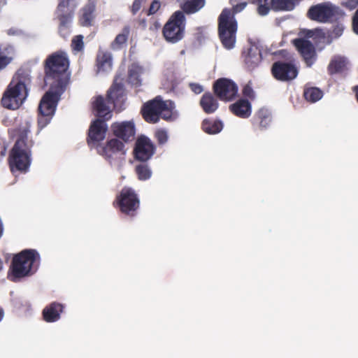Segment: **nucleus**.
I'll return each instance as SVG.
<instances>
[{"mask_svg": "<svg viewBox=\"0 0 358 358\" xmlns=\"http://www.w3.org/2000/svg\"><path fill=\"white\" fill-rule=\"evenodd\" d=\"M30 83L28 74H17L14 76L1 99L3 107L12 110L17 109L28 95Z\"/></svg>", "mask_w": 358, "mask_h": 358, "instance_id": "f257e3e1", "label": "nucleus"}, {"mask_svg": "<svg viewBox=\"0 0 358 358\" xmlns=\"http://www.w3.org/2000/svg\"><path fill=\"white\" fill-rule=\"evenodd\" d=\"M124 91L123 89L121 79L116 78L114 83L108 93V99L99 96L93 101V109L99 117L108 120L112 117V110L109 103H113L116 108H121L124 103Z\"/></svg>", "mask_w": 358, "mask_h": 358, "instance_id": "f03ea898", "label": "nucleus"}, {"mask_svg": "<svg viewBox=\"0 0 358 358\" xmlns=\"http://www.w3.org/2000/svg\"><path fill=\"white\" fill-rule=\"evenodd\" d=\"M38 257V254L32 250H23L14 256L8 278L13 282H17L32 275L36 269L34 264Z\"/></svg>", "mask_w": 358, "mask_h": 358, "instance_id": "7ed1b4c3", "label": "nucleus"}, {"mask_svg": "<svg viewBox=\"0 0 358 358\" xmlns=\"http://www.w3.org/2000/svg\"><path fill=\"white\" fill-rule=\"evenodd\" d=\"M144 119L150 123H156L159 120V115L166 120H172L178 116L175 105L171 100L163 101L157 97L145 104L143 110Z\"/></svg>", "mask_w": 358, "mask_h": 358, "instance_id": "20e7f679", "label": "nucleus"}, {"mask_svg": "<svg viewBox=\"0 0 358 358\" xmlns=\"http://www.w3.org/2000/svg\"><path fill=\"white\" fill-rule=\"evenodd\" d=\"M69 66V59L65 52H57L48 57L46 61L47 79H55V86L64 84L65 88L68 75L66 71Z\"/></svg>", "mask_w": 358, "mask_h": 358, "instance_id": "39448f33", "label": "nucleus"}, {"mask_svg": "<svg viewBox=\"0 0 358 358\" xmlns=\"http://www.w3.org/2000/svg\"><path fill=\"white\" fill-rule=\"evenodd\" d=\"M237 22L229 9L225 8L219 17L218 31L224 48L231 50L236 42Z\"/></svg>", "mask_w": 358, "mask_h": 358, "instance_id": "423d86ee", "label": "nucleus"}, {"mask_svg": "<svg viewBox=\"0 0 358 358\" xmlns=\"http://www.w3.org/2000/svg\"><path fill=\"white\" fill-rule=\"evenodd\" d=\"M31 157L30 145L24 138L19 139L11 150L9 156V165L13 173L28 171Z\"/></svg>", "mask_w": 358, "mask_h": 358, "instance_id": "0eeeda50", "label": "nucleus"}, {"mask_svg": "<svg viewBox=\"0 0 358 358\" xmlns=\"http://www.w3.org/2000/svg\"><path fill=\"white\" fill-rule=\"evenodd\" d=\"M64 89L62 83L60 86L52 85L49 91L43 96L39 104V111L42 117L38 120V125L41 128L45 127L50 122Z\"/></svg>", "mask_w": 358, "mask_h": 358, "instance_id": "6e6552de", "label": "nucleus"}, {"mask_svg": "<svg viewBox=\"0 0 358 358\" xmlns=\"http://www.w3.org/2000/svg\"><path fill=\"white\" fill-rule=\"evenodd\" d=\"M317 31L318 29H301L297 34V37L291 41L308 66H310L316 59L315 48L308 38L313 37Z\"/></svg>", "mask_w": 358, "mask_h": 358, "instance_id": "1a4fd4ad", "label": "nucleus"}, {"mask_svg": "<svg viewBox=\"0 0 358 358\" xmlns=\"http://www.w3.org/2000/svg\"><path fill=\"white\" fill-rule=\"evenodd\" d=\"M343 15V11L330 1H326L311 6L307 13L308 17L310 20L322 23L336 20Z\"/></svg>", "mask_w": 358, "mask_h": 358, "instance_id": "9d476101", "label": "nucleus"}, {"mask_svg": "<svg viewBox=\"0 0 358 358\" xmlns=\"http://www.w3.org/2000/svg\"><path fill=\"white\" fill-rule=\"evenodd\" d=\"M185 17L182 11H176L165 24L163 36L169 43H176L181 41L185 35Z\"/></svg>", "mask_w": 358, "mask_h": 358, "instance_id": "9b49d317", "label": "nucleus"}, {"mask_svg": "<svg viewBox=\"0 0 358 358\" xmlns=\"http://www.w3.org/2000/svg\"><path fill=\"white\" fill-rule=\"evenodd\" d=\"M124 145L117 138H112L98 148V152L112 166L120 167L126 155Z\"/></svg>", "mask_w": 358, "mask_h": 358, "instance_id": "f8f14e48", "label": "nucleus"}, {"mask_svg": "<svg viewBox=\"0 0 358 358\" xmlns=\"http://www.w3.org/2000/svg\"><path fill=\"white\" fill-rule=\"evenodd\" d=\"M77 5V0H60L59 3L55 14L59 22V31L64 37L69 33L73 13Z\"/></svg>", "mask_w": 358, "mask_h": 358, "instance_id": "ddd939ff", "label": "nucleus"}, {"mask_svg": "<svg viewBox=\"0 0 358 358\" xmlns=\"http://www.w3.org/2000/svg\"><path fill=\"white\" fill-rule=\"evenodd\" d=\"M301 0H251L252 3L257 6V12L260 15L268 13L271 7L274 10L290 11L300 2Z\"/></svg>", "mask_w": 358, "mask_h": 358, "instance_id": "4468645a", "label": "nucleus"}, {"mask_svg": "<svg viewBox=\"0 0 358 358\" xmlns=\"http://www.w3.org/2000/svg\"><path fill=\"white\" fill-rule=\"evenodd\" d=\"M117 202L121 211L129 215H133L139 207V200L131 188H124L121 191Z\"/></svg>", "mask_w": 358, "mask_h": 358, "instance_id": "2eb2a0df", "label": "nucleus"}, {"mask_svg": "<svg viewBox=\"0 0 358 358\" xmlns=\"http://www.w3.org/2000/svg\"><path fill=\"white\" fill-rule=\"evenodd\" d=\"M113 134L124 141H132L136 134L135 123L133 120L115 122L111 124Z\"/></svg>", "mask_w": 358, "mask_h": 358, "instance_id": "dca6fc26", "label": "nucleus"}, {"mask_svg": "<svg viewBox=\"0 0 358 358\" xmlns=\"http://www.w3.org/2000/svg\"><path fill=\"white\" fill-rule=\"evenodd\" d=\"M214 90L217 96L226 101L234 99L238 92L236 85L227 78L218 80L214 85Z\"/></svg>", "mask_w": 358, "mask_h": 358, "instance_id": "f3484780", "label": "nucleus"}, {"mask_svg": "<svg viewBox=\"0 0 358 358\" xmlns=\"http://www.w3.org/2000/svg\"><path fill=\"white\" fill-rule=\"evenodd\" d=\"M155 147L150 138L145 136L138 137L136 142L134 155L139 161L150 159L155 153Z\"/></svg>", "mask_w": 358, "mask_h": 358, "instance_id": "a211bd4d", "label": "nucleus"}, {"mask_svg": "<svg viewBox=\"0 0 358 358\" xmlns=\"http://www.w3.org/2000/svg\"><path fill=\"white\" fill-rule=\"evenodd\" d=\"M113 65L112 54L106 50L99 49L95 62L96 74L103 76L109 73L113 69Z\"/></svg>", "mask_w": 358, "mask_h": 358, "instance_id": "6ab92c4d", "label": "nucleus"}, {"mask_svg": "<svg viewBox=\"0 0 358 358\" xmlns=\"http://www.w3.org/2000/svg\"><path fill=\"white\" fill-rule=\"evenodd\" d=\"M272 73L276 79L285 81L294 79L298 74V71L292 64L275 62L273 66Z\"/></svg>", "mask_w": 358, "mask_h": 358, "instance_id": "aec40b11", "label": "nucleus"}, {"mask_svg": "<svg viewBox=\"0 0 358 358\" xmlns=\"http://www.w3.org/2000/svg\"><path fill=\"white\" fill-rule=\"evenodd\" d=\"M108 126L106 122L97 119L90 125L89 138L94 142L103 141L106 137Z\"/></svg>", "mask_w": 358, "mask_h": 358, "instance_id": "412c9836", "label": "nucleus"}, {"mask_svg": "<svg viewBox=\"0 0 358 358\" xmlns=\"http://www.w3.org/2000/svg\"><path fill=\"white\" fill-rule=\"evenodd\" d=\"M64 306L62 303L53 302L47 306L43 310V315L47 322H55L60 319Z\"/></svg>", "mask_w": 358, "mask_h": 358, "instance_id": "4be33fe9", "label": "nucleus"}, {"mask_svg": "<svg viewBox=\"0 0 358 358\" xmlns=\"http://www.w3.org/2000/svg\"><path fill=\"white\" fill-rule=\"evenodd\" d=\"M231 112L241 118H248L252 113V106L245 99H240L230 106Z\"/></svg>", "mask_w": 358, "mask_h": 358, "instance_id": "5701e85b", "label": "nucleus"}, {"mask_svg": "<svg viewBox=\"0 0 358 358\" xmlns=\"http://www.w3.org/2000/svg\"><path fill=\"white\" fill-rule=\"evenodd\" d=\"M95 5L89 3L81 10L80 23L83 27L92 26L94 20Z\"/></svg>", "mask_w": 358, "mask_h": 358, "instance_id": "b1692460", "label": "nucleus"}, {"mask_svg": "<svg viewBox=\"0 0 358 358\" xmlns=\"http://www.w3.org/2000/svg\"><path fill=\"white\" fill-rule=\"evenodd\" d=\"M223 127V122L215 119H205L201 124L203 131L210 135L219 134L222 130Z\"/></svg>", "mask_w": 358, "mask_h": 358, "instance_id": "393cba45", "label": "nucleus"}, {"mask_svg": "<svg viewBox=\"0 0 358 358\" xmlns=\"http://www.w3.org/2000/svg\"><path fill=\"white\" fill-rule=\"evenodd\" d=\"M147 69L138 64H133L129 69V81L138 86L141 83V76L145 74Z\"/></svg>", "mask_w": 358, "mask_h": 358, "instance_id": "a878e982", "label": "nucleus"}, {"mask_svg": "<svg viewBox=\"0 0 358 358\" xmlns=\"http://www.w3.org/2000/svg\"><path fill=\"white\" fill-rule=\"evenodd\" d=\"M262 60L261 52L256 45H251L245 55V62L249 68L257 66Z\"/></svg>", "mask_w": 358, "mask_h": 358, "instance_id": "bb28decb", "label": "nucleus"}, {"mask_svg": "<svg viewBox=\"0 0 358 358\" xmlns=\"http://www.w3.org/2000/svg\"><path fill=\"white\" fill-rule=\"evenodd\" d=\"M200 104L207 113H212L218 108V103L211 94H203L201 99Z\"/></svg>", "mask_w": 358, "mask_h": 358, "instance_id": "cd10ccee", "label": "nucleus"}, {"mask_svg": "<svg viewBox=\"0 0 358 358\" xmlns=\"http://www.w3.org/2000/svg\"><path fill=\"white\" fill-rule=\"evenodd\" d=\"M129 31L130 30L128 27H124L122 31L116 36L115 40L111 43V48L114 50H118L125 48Z\"/></svg>", "mask_w": 358, "mask_h": 358, "instance_id": "c85d7f7f", "label": "nucleus"}, {"mask_svg": "<svg viewBox=\"0 0 358 358\" xmlns=\"http://www.w3.org/2000/svg\"><path fill=\"white\" fill-rule=\"evenodd\" d=\"M348 64L345 57L340 55L334 56L328 66L329 71L333 74L344 69Z\"/></svg>", "mask_w": 358, "mask_h": 358, "instance_id": "c756f323", "label": "nucleus"}, {"mask_svg": "<svg viewBox=\"0 0 358 358\" xmlns=\"http://www.w3.org/2000/svg\"><path fill=\"white\" fill-rule=\"evenodd\" d=\"M205 5V0H185L182 5V10L186 13H194Z\"/></svg>", "mask_w": 358, "mask_h": 358, "instance_id": "7c9ffc66", "label": "nucleus"}, {"mask_svg": "<svg viewBox=\"0 0 358 358\" xmlns=\"http://www.w3.org/2000/svg\"><path fill=\"white\" fill-rule=\"evenodd\" d=\"M135 172L139 180L145 181L151 178L152 171L148 164H140L135 167Z\"/></svg>", "mask_w": 358, "mask_h": 358, "instance_id": "2f4dec72", "label": "nucleus"}, {"mask_svg": "<svg viewBox=\"0 0 358 358\" xmlns=\"http://www.w3.org/2000/svg\"><path fill=\"white\" fill-rule=\"evenodd\" d=\"M304 97L306 101L315 103L323 96V92L317 87H307L304 90Z\"/></svg>", "mask_w": 358, "mask_h": 358, "instance_id": "473e14b6", "label": "nucleus"}, {"mask_svg": "<svg viewBox=\"0 0 358 358\" xmlns=\"http://www.w3.org/2000/svg\"><path fill=\"white\" fill-rule=\"evenodd\" d=\"M258 117L259 119V125L262 128H266L269 126L271 122V117L270 112L266 109H261L258 113Z\"/></svg>", "mask_w": 358, "mask_h": 358, "instance_id": "72a5a7b5", "label": "nucleus"}, {"mask_svg": "<svg viewBox=\"0 0 358 358\" xmlns=\"http://www.w3.org/2000/svg\"><path fill=\"white\" fill-rule=\"evenodd\" d=\"M230 3L233 7L231 14L234 15L242 11L246 6L247 3L244 0H230Z\"/></svg>", "mask_w": 358, "mask_h": 358, "instance_id": "f704fd0d", "label": "nucleus"}, {"mask_svg": "<svg viewBox=\"0 0 358 358\" xmlns=\"http://www.w3.org/2000/svg\"><path fill=\"white\" fill-rule=\"evenodd\" d=\"M155 137L159 145H164L168 141V132L164 129H159L155 131Z\"/></svg>", "mask_w": 358, "mask_h": 358, "instance_id": "c9c22d12", "label": "nucleus"}, {"mask_svg": "<svg viewBox=\"0 0 358 358\" xmlns=\"http://www.w3.org/2000/svg\"><path fill=\"white\" fill-rule=\"evenodd\" d=\"M71 47L74 51L78 52L82 50L84 47L83 36L78 35L74 37L72 40Z\"/></svg>", "mask_w": 358, "mask_h": 358, "instance_id": "e433bc0d", "label": "nucleus"}, {"mask_svg": "<svg viewBox=\"0 0 358 358\" xmlns=\"http://www.w3.org/2000/svg\"><path fill=\"white\" fill-rule=\"evenodd\" d=\"M1 55L6 57H10V61H12L15 55L14 48L10 45L1 46L0 48V56Z\"/></svg>", "mask_w": 358, "mask_h": 358, "instance_id": "4c0bfd02", "label": "nucleus"}, {"mask_svg": "<svg viewBox=\"0 0 358 358\" xmlns=\"http://www.w3.org/2000/svg\"><path fill=\"white\" fill-rule=\"evenodd\" d=\"M342 5L349 10H353L358 6L357 0H346L342 2Z\"/></svg>", "mask_w": 358, "mask_h": 358, "instance_id": "58836bf2", "label": "nucleus"}, {"mask_svg": "<svg viewBox=\"0 0 358 358\" xmlns=\"http://www.w3.org/2000/svg\"><path fill=\"white\" fill-rule=\"evenodd\" d=\"M160 7V3L157 0H154L152 3L150 5V9H149V14H154L155 13Z\"/></svg>", "mask_w": 358, "mask_h": 358, "instance_id": "ea45409f", "label": "nucleus"}, {"mask_svg": "<svg viewBox=\"0 0 358 358\" xmlns=\"http://www.w3.org/2000/svg\"><path fill=\"white\" fill-rule=\"evenodd\" d=\"M145 0H135L133 3L131 10L134 14L136 13L141 8L142 3Z\"/></svg>", "mask_w": 358, "mask_h": 358, "instance_id": "a19ab883", "label": "nucleus"}, {"mask_svg": "<svg viewBox=\"0 0 358 358\" xmlns=\"http://www.w3.org/2000/svg\"><path fill=\"white\" fill-rule=\"evenodd\" d=\"M11 62L10 57H6L3 55L0 56V71L5 68L8 64Z\"/></svg>", "mask_w": 358, "mask_h": 358, "instance_id": "79ce46f5", "label": "nucleus"}, {"mask_svg": "<svg viewBox=\"0 0 358 358\" xmlns=\"http://www.w3.org/2000/svg\"><path fill=\"white\" fill-rule=\"evenodd\" d=\"M191 90L195 93V94H200L203 92V87L201 85L196 83H191L189 85Z\"/></svg>", "mask_w": 358, "mask_h": 358, "instance_id": "37998d69", "label": "nucleus"}, {"mask_svg": "<svg viewBox=\"0 0 358 358\" xmlns=\"http://www.w3.org/2000/svg\"><path fill=\"white\" fill-rule=\"evenodd\" d=\"M352 24L355 32L358 34V10L356 11L353 17Z\"/></svg>", "mask_w": 358, "mask_h": 358, "instance_id": "c03bdc74", "label": "nucleus"}, {"mask_svg": "<svg viewBox=\"0 0 358 358\" xmlns=\"http://www.w3.org/2000/svg\"><path fill=\"white\" fill-rule=\"evenodd\" d=\"M7 34L10 36H18L21 34V31L15 27H11L7 30Z\"/></svg>", "mask_w": 358, "mask_h": 358, "instance_id": "a18cd8bd", "label": "nucleus"}, {"mask_svg": "<svg viewBox=\"0 0 358 358\" xmlns=\"http://www.w3.org/2000/svg\"><path fill=\"white\" fill-rule=\"evenodd\" d=\"M243 94L245 96L248 97H253V91L252 89L248 86L246 85L243 89Z\"/></svg>", "mask_w": 358, "mask_h": 358, "instance_id": "49530a36", "label": "nucleus"}, {"mask_svg": "<svg viewBox=\"0 0 358 358\" xmlns=\"http://www.w3.org/2000/svg\"><path fill=\"white\" fill-rule=\"evenodd\" d=\"M24 122L26 124V127L23 129V132H24V134H27L29 131L32 120L31 117H27L25 118Z\"/></svg>", "mask_w": 358, "mask_h": 358, "instance_id": "de8ad7c7", "label": "nucleus"}, {"mask_svg": "<svg viewBox=\"0 0 358 358\" xmlns=\"http://www.w3.org/2000/svg\"><path fill=\"white\" fill-rule=\"evenodd\" d=\"M343 31V26L340 24L338 25L334 30V32L336 36H339L341 35L342 32Z\"/></svg>", "mask_w": 358, "mask_h": 358, "instance_id": "09e8293b", "label": "nucleus"}, {"mask_svg": "<svg viewBox=\"0 0 358 358\" xmlns=\"http://www.w3.org/2000/svg\"><path fill=\"white\" fill-rule=\"evenodd\" d=\"M3 231V223L1 219L0 218V238L1 237Z\"/></svg>", "mask_w": 358, "mask_h": 358, "instance_id": "8fccbe9b", "label": "nucleus"}, {"mask_svg": "<svg viewBox=\"0 0 358 358\" xmlns=\"http://www.w3.org/2000/svg\"><path fill=\"white\" fill-rule=\"evenodd\" d=\"M3 316V313L2 309L0 308V321L2 320Z\"/></svg>", "mask_w": 358, "mask_h": 358, "instance_id": "3c124183", "label": "nucleus"}, {"mask_svg": "<svg viewBox=\"0 0 358 358\" xmlns=\"http://www.w3.org/2000/svg\"><path fill=\"white\" fill-rule=\"evenodd\" d=\"M2 268H3V264H2L1 260L0 259V271L2 269Z\"/></svg>", "mask_w": 358, "mask_h": 358, "instance_id": "603ef678", "label": "nucleus"}]
</instances>
